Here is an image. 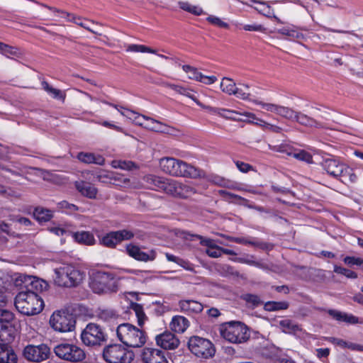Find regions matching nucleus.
I'll list each match as a JSON object with an SVG mask.
<instances>
[{
    "instance_id": "nucleus-48",
    "label": "nucleus",
    "mask_w": 363,
    "mask_h": 363,
    "mask_svg": "<svg viewBox=\"0 0 363 363\" xmlns=\"http://www.w3.org/2000/svg\"><path fill=\"white\" fill-rule=\"evenodd\" d=\"M131 308L133 310L137 316L138 325L142 327L145 323V319L147 318L143 311V306L139 303H133L131 306Z\"/></svg>"
},
{
    "instance_id": "nucleus-40",
    "label": "nucleus",
    "mask_w": 363,
    "mask_h": 363,
    "mask_svg": "<svg viewBox=\"0 0 363 363\" xmlns=\"http://www.w3.org/2000/svg\"><path fill=\"white\" fill-rule=\"evenodd\" d=\"M220 89L223 92L229 95H234L237 86L233 79L228 77H224L222 79L220 82Z\"/></svg>"
},
{
    "instance_id": "nucleus-28",
    "label": "nucleus",
    "mask_w": 363,
    "mask_h": 363,
    "mask_svg": "<svg viewBox=\"0 0 363 363\" xmlns=\"http://www.w3.org/2000/svg\"><path fill=\"white\" fill-rule=\"evenodd\" d=\"M277 33L292 40H302L305 39V35L302 33V30L293 25L279 28Z\"/></svg>"
},
{
    "instance_id": "nucleus-5",
    "label": "nucleus",
    "mask_w": 363,
    "mask_h": 363,
    "mask_svg": "<svg viewBox=\"0 0 363 363\" xmlns=\"http://www.w3.org/2000/svg\"><path fill=\"white\" fill-rule=\"evenodd\" d=\"M322 166L329 175L335 178H340L345 184H352L357 181V176L354 174V170L336 159H325L323 162Z\"/></svg>"
},
{
    "instance_id": "nucleus-42",
    "label": "nucleus",
    "mask_w": 363,
    "mask_h": 363,
    "mask_svg": "<svg viewBox=\"0 0 363 363\" xmlns=\"http://www.w3.org/2000/svg\"><path fill=\"white\" fill-rule=\"evenodd\" d=\"M166 258L169 262H173L183 267L184 269L191 271L193 270V267L191 264L186 260H184L180 257H176L172 254L166 253L165 254Z\"/></svg>"
},
{
    "instance_id": "nucleus-8",
    "label": "nucleus",
    "mask_w": 363,
    "mask_h": 363,
    "mask_svg": "<svg viewBox=\"0 0 363 363\" xmlns=\"http://www.w3.org/2000/svg\"><path fill=\"white\" fill-rule=\"evenodd\" d=\"M144 180L152 189L162 191L174 197L178 194L179 181L152 174L145 176Z\"/></svg>"
},
{
    "instance_id": "nucleus-24",
    "label": "nucleus",
    "mask_w": 363,
    "mask_h": 363,
    "mask_svg": "<svg viewBox=\"0 0 363 363\" xmlns=\"http://www.w3.org/2000/svg\"><path fill=\"white\" fill-rule=\"evenodd\" d=\"M240 86L237 87L234 95L240 99L250 101L256 104L255 101H259L255 99V95L258 94V89L253 88L250 91V86L248 84H240Z\"/></svg>"
},
{
    "instance_id": "nucleus-32",
    "label": "nucleus",
    "mask_w": 363,
    "mask_h": 363,
    "mask_svg": "<svg viewBox=\"0 0 363 363\" xmlns=\"http://www.w3.org/2000/svg\"><path fill=\"white\" fill-rule=\"evenodd\" d=\"M74 240L81 244L93 245L96 242L94 235L89 231H79L73 234Z\"/></svg>"
},
{
    "instance_id": "nucleus-49",
    "label": "nucleus",
    "mask_w": 363,
    "mask_h": 363,
    "mask_svg": "<svg viewBox=\"0 0 363 363\" xmlns=\"http://www.w3.org/2000/svg\"><path fill=\"white\" fill-rule=\"evenodd\" d=\"M289 155H291L295 159H297L301 161L306 162L307 163L313 162L312 155L305 150H298L294 152L289 153Z\"/></svg>"
},
{
    "instance_id": "nucleus-18",
    "label": "nucleus",
    "mask_w": 363,
    "mask_h": 363,
    "mask_svg": "<svg viewBox=\"0 0 363 363\" xmlns=\"http://www.w3.org/2000/svg\"><path fill=\"white\" fill-rule=\"evenodd\" d=\"M205 177L204 171L180 160L176 177L199 179L204 178Z\"/></svg>"
},
{
    "instance_id": "nucleus-13",
    "label": "nucleus",
    "mask_w": 363,
    "mask_h": 363,
    "mask_svg": "<svg viewBox=\"0 0 363 363\" xmlns=\"http://www.w3.org/2000/svg\"><path fill=\"white\" fill-rule=\"evenodd\" d=\"M54 351L60 358L67 361L80 362L85 358L84 352L80 347L72 344H60L55 347Z\"/></svg>"
},
{
    "instance_id": "nucleus-19",
    "label": "nucleus",
    "mask_w": 363,
    "mask_h": 363,
    "mask_svg": "<svg viewBox=\"0 0 363 363\" xmlns=\"http://www.w3.org/2000/svg\"><path fill=\"white\" fill-rule=\"evenodd\" d=\"M155 341L158 346L164 350H175L180 343L178 337L170 331H164L155 337Z\"/></svg>"
},
{
    "instance_id": "nucleus-63",
    "label": "nucleus",
    "mask_w": 363,
    "mask_h": 363,
    "mask_svg": "<svg viewBox=\"0 0 363 363\" xmlns=\"http://www.w3.org/2000/svg\"><path fill=\"white\" fill-rule=\"evenodd\" d=\"M96 123L99 125L104 126V127L115 130L118 132H121V133L124 132L123 129L121 127L114 124L113 122H110L108 121H97Z\"/></svg>"
},
{
    "instance_id": "nucleus-38",
    "label": "nucleus",
    "mask_w": 363,
    "mask_h": 363,
    "mask_svg": "<svg viewBox=\"0 0 363 363\" xmlns=\"http://www.w3.org/2000/svg\"><path fill=\"white\" fill-rule=\"evenodd\" d=\"M179 186L177 196L178 198L187 199L196 193L195 188L189 184L179 182Z\"/></svg>"
},
{
    "instance_id": "nucleus-34",
    "label": "nucleus",
    "mask_w": 363,
    "mask_h": 363,
    "mask_svg": "<svg viewBox=\"0 0 363 363\" xmlns=\"http://www.w3.org/2000/svg\"><path fill=\"white\" fill-rule=\"evenodd\" d=\"M279 327L285 333L295 334L301 330L299 326L289 319L279 321Z\"/></svg>"
},
{
    "instance_id": "nucleus-59",
    "label": "nucleus",
    "mask_w": 363,
    "mask_h": 363,
    "mask_svg": "<svg viewBox=\"0 0 363 363\" xmlns=\"http://www.w3.org/2000/svg\"><path fill=\"white\" fill-rule=\"evenodd\" d=\"M234 242L238 244H243V245H250L255 247H258L260 248H264V244L258 242L257 241L254 240H249L247 238H236V239H233Z\"/></svg>"
},
{
    "instance_id": "nucleus-4",
    "label": "nucleus",
    "mask_w": 363,
    "mask_h": 363,
    "mask_svg": "<svg viewBox=\"0 0 363 363\" xmlns=\"http://www.w3.org/2000/svg\"><path fill=\"white\" fill-rule=\"evenodd\" d=\"M55 283L62 287H76L82 283L85 273L78 267L71 265H62L55 269Z\"/></svg>"
},
{
    "instance_id": "nucleus-22",
    "label": "nucleus",
    "mask_w": 363,
    "mask_h": 363,
    "mask_svg": "<svg viewBox=\"0 0 363 363\" xmlns=\"http://www.w3.org/2000/svg\"><path fill=\"white\" fill-rule=\"evenodd\" d=\"M178 306L181 312L187 315L199 313L203 309V306L201 303L193 299L180 300L178 302Z\"/></svg>"
},
{
    "instance_id": "nucleus-61",
    "label": "nucleus",
    "mask_w": 363,
    "mask_h": 363,
    "mask_svg": "<svg viewBox=\"0 0 363 363\" xmlns=\"http://www.w3.org/2000/svg\"><path fill=\"white\" fill-rule=\"evenodd\" d=\"M206 253L211 257L218 258L222 255L221 247L215 245L212 247L206 249Z\"/></svg>"
},
{
    "instance_id": "nucleus-9",
    "label": "nucleus",
    "mask_w": 363,
    "mask_h": 363,
    "mask_svg": "<svg viewBox=\"0 0 363 363\" xmlns=\"http://www.w3.org/2000/svg\"><path fill=\"white\" fill-rule=\"evenodd\" d=\"M74 315L67 311H57L52 313L50 319V326L61 333L70 332L75 328Z\"/></svg>"
},
{
    "instance_id": "nucleus-46",
    "label": "nucleus",
    "mask_w": 363,
    "mask_h": 363,
    "mask_svg": "<svg viewBox=\"0 0 363 363\" xmlns=\"http://www.w3.org/2000/svg\"><path fill=\"white\" fill-rule=\"evenodd\" d=\"M34 216L39 221H47L52 216L51 211L43 208H37L34 211Z\"/></svg>"
},
{
    "instance_id": "nucleus-14",
    "label": "nucleus",
    "mask_w": 363,
    "mask_h": 363,
    "mask_svg": "<svg viewBox=\"0 0 363 363\" xmlns=\"http://www.w3.org/2000/svg\"><path fill=\"white\" fill-rule=\"evenodd\" d=\"M24 357L30 362H40L48 359L50 350L45 344L39 345H30L23 350Z\"/></svg>"
},
{
    "instance_id": "nucleus-58",
    "label": "nucleus",
    "mask_w": 363,
    "mask_h": 363,
    "mask_svg": "<svg viewBox=\"0 0 363 363\" xmlns=\"http://www.w3.org/2000/svg\"><path fill=\"white\" fill-rule=\"evenodd\" d=\"M0 52L9 57V55H15L17 50L15 48L0 42Z\"/></svg>"
},
{
    "instance_id": "nucleus-54",
    "label": "nucleus",
    "mask_w": 363,
    "mask_h": 363,
    "mask_svg": "<svg viewBox=\"0 0 363 363\" xmlns=\"http://www.w3.org/2000/svg\"><path fill=\"white\" fill-rule=\"evenodd\" d=\"M334 272L337 274H342L349 279H356L357 277L356 272L337 265L334 267Z\"/></svg>"
},
{
    "instance_id": "nucleus-47",
    "label": "nucleus",
    "mask_w": 363,
    "mask_h": 363,
    "mask_svg": "<svg viewBox=\"0 0 363 363\" xmlns=\"http://www.w3.org/2000/svg\"><path fill=\"white\" fill-rule=\"evenodd\" d=\"M127 52H149L156 54V50L143 45L130 44L126 47Z\"/></svg>"
},
{
    "instance_id": "nucleus-31",
    "label": "nucleus",
    "mask_w": 363,
    "mask_h": 363,
    "mask_svg": "<svg viewBox=\"0 0 363 363\" xmlns=\"http://www.w3.org/2000/svg\"><path fill=\"white\" fill-rule=\"evenodd\" d=\"M79 160L87 163H94L99 165H103L105 162V159L99 155H94L89 152H79L77 155Z\"/></svg>"
},
{
    "instance_id": "nucleus-39",
    "label": "nucleus",
    "mask_w": 363,
    "mask_h": 363,
    "mask_svg": "<svg viewBox=\"0 0 363 363\" xmlns=\"http://www.w3.org/2000/svg\"><path fill=\"white\" fill-rule=\"evenodd\" d=\"M251 1L256 4V6H254V9L261 14L267 17H271L272 16L274 15L273 9L266 3L258 0Z\"/></svg>"
},
{
    "instance_id": "nucleus-10",
    "label": "nucleus",
    "mask_w": 363,
    "mask_h": 363,
    "mask_svg": "<svg viewBox=\"0 0 363 363\" xmlns=\"http://www.w3.org/2000/svg\"><path fill=\"white\" fill-rule=\"evenodd\" d=\"M103 356L108 363H130L134 355L121 345H111L104 349Z\"/></svg>"
},
{
    "instance_id": "nucleus-41",
    "label": "nucleus",
    "mask_w": 363,
    "mask_h": 363,
    "mask_svg": "<svg viewBox=\"0 0 363 363\" xmlns=\"http://www.w3.org/2000/svg\"><path fill=\"white\" fill-rule=\"evenodd\" d=\"M42 86L45 91H46L49 94H50L54 99H60L62 101L65 100L66 97L65 91L53 88L52 86H50L49 84L46 82H43L42 83Z\"/></svg>"
},
{
    "instance_id": "nucleus-43",
    "label": "nucleus",
    "mask_w": 363,
    "mask_h": 363,
    "mask_svg": "<svg viewBox=\"0 0 363 363\" xmlns=\"http://www.w3.org/2000/svg\"><path fill=\"white\" fill-rule=\"evenodd\" d=\"M179 8L184 11L189 12L192 14L200 16L203 13V11L201 8L191 5L189 2L186 1H180L179 2Z\"/></svg>"
},
{
    "instance_id": "nucleus-50",
    "label": "nucleus",
    "mask_w": 363,
    "mask_h": 363,
    "mask_svg": "<svg viewBox=\"0 0 363 363\" xmlns=\"http://www.w3.org/2000/svg\"><path fill=\"white\" fill-rule=\"evenodd\" d=\"M114 172H110L106 171H101L99 172L96 178L97 181L105 183V184H113Z\"/></svg>"
},
{
    "instance_id": "nucleus-55",
    "label": "nucleus",
    "mask_w": 363,
    "mask_h": 363,
    "mask_svg": "<svg viewBox=\"0 0 363 363\" xmlns=\"http://www.w3.org/2000/svg\"><path fill=\"white\" fill-rule=\"evenodd\" d=\"M164 85L180 94H182V95L186 96L191 99H193V96L190 94L189 91L183 86H181L177 85V84H169V83H166V84H164Z\"/></svg>"
},
{
    "instance_id": "nucleus-30",
    "label": "nucleus",
    "mask_w": 363,
    "mask_h": 363,
    "mask_svg": "<svg viewBox=\"0 0 363 363\" xmlns=\"http://www.w3.org/2000/svg\"><path fill=\"white\" fill-rule=\"evenodd\" d=\"M295 122L299 123L300 125L310 128H320L323 127L321 123L300 111L297 112Z\"/></svg>"
},
{
    "instance_id": "nucleus-3",
    "label": "nucleus",
    "mask_w": 363,
    "mask_h": 363,
    "mask_svg": "<svg viewBox=\"0 0 363 363\" xmlns=\"http://www.w3.org/2000/svg\"><path fill=\"white\" fill-rule=\"evenodd\" d=\"M118 339L130 347H141L147 341L145 332L128 323H121L116 328Z\"/></svg>"
},
{
    "instance_id": "nucleus-2",
    "label": "nucleus",
    "mask_w": 363,
    "mask_h": 363,
    "mask_svg": "<svg viewBox=\"0 0 363 363\" xmlns=\"http://www.w3.org/2000/svg\"><path fill=\"white\" fill-rule=\"evenodd\" d=\"M16 309L26 315H34L40 313L44 306L41 297L31 289L20 291L14 301Z\"/></svg>"
},
{
    "instance_id": "nucleus-56",
    "label": "nucleus",
    "mask_w": 363,
    "mask_h": 363,
    "mask_svg": "<svg viewBox=\"0 0 363 363\" xmlns=\"http://www.w3.org/2000/svg\"><path fill=\"white\" fill-rule=\"evenodd\" d=\"M60 209L64 210L67 213H71L78 211L79 208L72 203H69L66 201H62L57 204Z\"/></svg>"
},
{
    "instance_id": "nucleus-64",
    "label": "nucleus",
    "mask_w": 363,
    "mask_h": 363,
    "mask_svg": "<svg viewBox=\"0 0 363 363\" xmlns=\"http://www.w3.org/2000/svg\"><path fill=\"white\" fill-rule=\"evenodd\" d=\"M217 81V77L216 76H206L202 73L201 74V77L199 79L198 82H202L206 84H212Z\"/></svg>"
},
{
    "instance_id": "nucleus-6",
    "label": "nucleus",
    "mask_w": 363,
    "mask_h": 363,
    "mask_svg": "<svg viewBox=\"0 0 363 363\" xmlns=\"http://www.w3.org/2000/svg\"><path fill=\"white\" fill-rule=\"evenodd\" d=\"M220 333L225 340L234 344H241L248 340L250 333L247 327L238 321H231L222 324Z\"/></svg>"
},
{
    "instance_id": "nucleus-35",
    "label": "nucleus",
    "mask_w": 363,
    "mask_h": 363,
    "mask_svg": "<svg viewBox=\"0 0 363 363\" xmlns=\"http://www.w3.org/2000/svg\"><path fill=\"white\" fill-rule=\"evenodd\" d=\"M121 115L131 120L135 125L143 126L144 128L145 125H146L145 121L147 122V118H148L145 115L138 114L131 110H127L126 112H121Z\"/></svg>"
},
{
    "instance_id": "nucleus-25",
    "label": "nucleus",
    "mask_w": 363,
    "mask_h": 363,
    "mask_svg": "<svg viewBox=\"0 0 363 363\" xmlns=\"http://www.w3.org/2000/svg\"><path fill=\"white\" fill-rule=\"evenodd\" d=\"M145 128L152 131L170 135H173L175 132V129L173 127L164 124L150 117L147 118V123L146 125H145Z\"/></svg>"
},
{
    "instance_id": "nucleus-11",
    "label": "nucleus",
    "mask_w": 363,
    "mask_h": 363,
    "mask_svg": "<svg viewBox=\"0 0 363 363\" xmlns=\"http://www.w3.org/2000/svg\"><path fill=\"white\" fill-rule=\"evenodd\" d=\"M188 346L190 351L199 357L208 358L215 354L212 342L199 336L191 337L188 342Z\"/></svg>"
},
{
    "instance_id": "nucleus-23",
    "label": "nucleus",
    "mask_w": 363,
    "mask_h": 363,
    "mask_svg": "<svg viewBox=\"0 0 363 363\" xmlns=\"http://www.w3.org/2000/svg\"><path fill=\"white\" fill-rule=\"evenodd\" d=\"M179 161L174 157H163L160 160V167L163 172L177 177Z\"/></svg>"
},
{
    "instance_id": "nucleus-15",
    "label": "nucleus",
    "mask_w": 363,
    "mask_h": 363,
    "mask_svg": "<svg viewBox=\"0 0 363 363\" xmlns=\"http://www.w3.org/2000/svg\"><path fill=\"white\" fill-rule=\"evenodd\" d=\"M133 236V233L128 230L112 231L101 238V243L106 247L113 248L118 243L130 240Z\"/></svg>"
},
{
    "instance_id": "nucleus-21",
    "label": "nucleus",
    "mask_w": 363,
    "mask_h": 363,
    "mask_svg": "<svg viewBox=\"0 0 363 363\" xmlns=\"http://www.w3.org/2000/svg\"><path fill=\"white\" fill-rule=\"evenodd\" d=\"M13 284L16 286L19 287L21 289L25 288L26 290H33V289H37L39 285L41 286L40 280L37 279L35 277L21 274H15L13 277Z\"/></svg>"
},
{
    "instance_id": "nucleus-60",
    "label": "nucleus",
    "mask_w": 363,
    "mask_h": 363,
    "mask_svg": "<svg viewBox=\"0 0 363 363\" xmlns=\"http://www.w3.org/2000/svg\"><path fill=\"white\" fill-rule=\"evenodd\" d=\"M344 262L348 266L358 265L363 267V259L355 257H345L343 259Z\"/></svg>"
},
{
    "instance_id": "nucleus-62",
    "label": "nucleus",
    "mask_w": 363,
    "mask_h": 363,
    "mask_svg": "<svg viewBox=\"0 0 363 363\" xmlns=\"http://www.w3.org/2000/svg\"><path fill=\"white\" fill-rule=\"evenodd\" d=\"M207 21L213 25L217 26L220 28H227L228 24L223 21L220 18L216 16H211L207 18Z\"/></svg>"
},
{
    "instance_id": "nucleus-36",
    "label": "nucleus",
    "mask_w": 363,
    "mask_h": 363,
    "mask_svg": "<svg viewBox=\"0 0 363 363\" xmlns=\"http://www.w3.org/2000/svg\"><path fill=\"white\" fill-rule=\"evenodd\" d=\"M114 182L113 184L121 186L125 189H133L136 187L135 182H131L129 178L125 177L124 176L114 173L113 179Z\"/></svg>"
},
{
    "instance_id": "nucleus-12",
    "label": "nucleus",
    "mask_w": 363,
    "mask_h": 363,
    "mask_svg": "<svg viewBox=\"0 0 363 363\" xmlns=\"http://www.w3.org/2000/svg\"><path fill=\"white\" fill-rule=\"evenodd\" d=\"M83 343L88 346L99 345L106 340L103 328L97 324L89 323L81 334Z\"/></svg>"
},
{
    "instance_id": "nucleus-53",
    "label": "nucleus",
    "mask_w": 363,
    "mask_h": 363,
    "mask_svg": "<svg viewBox=\"0 0 363 363\" xmlns=\"http://www.w3.org/2000/svg\"><path fill=\"white\" fill-rule=\"evenodd\" d=\"M235 261H237L240 263L247 264L254 266V267H256L258 268H262V269L265 268V266L264 265V264L253 259V256H250L247 257H239V258H237L235 259Z\"/></svg>"
},
{
    "instance_id": "nucleus-45",
    "label": "nucleus",
    "mask_w": 363,
    "mask_h": 363,
    "mask_svg": "<svg viewBox=\"0 0 363 363\" xmlns=\"http://www.w3.org/2000/svg\"><path fill=\"white\" fill-rule=\"evenodd\" d=\"M289 303L287 302L281 301V302H276V301H269L267 302L264 308L268 311H274L279 310H284L288 308Z\"/></svg>"
},
{
    "instance_id": "nucleus-16",
    "label": "nucleus",
    "mask_w": 363,
    "mask_h": 363,
    "mask_svg": "<svg viewBox=\"0 0 363 363\" xmlns=\"http://www.w3.org/2000/svg\"><path fill=\"white\" fill-rule=\"evenodd\" d=\"M255 102L256 104L260 105L264 109H265L267 111L276 113L279 116L284 118L287 120L295 121L298 111H296L289 107L272 103H264L261 101H256Z\"/></svg>"
},
{
    "instance_id": "nucleus-33",
    "label": "nucleus",
    "mask_w": 363,
    "mask_h": 363,
    "mask_svg": "<svg viewBox=\"0 0 363 363\" xmlns=\"http://www.w3.org/2000/svg\"><path fill=\"white\" fill-rule=\"evenodd\" d=\"M328 313L334 319L347 323L355 324L358 323V318L350 314H347L336 310H329Z\"/></svg>"
},
{
    "instance_id": "nucleus-1",
    "label": "nucleus",
    "mask_w": 363,
    "mask_h": 363,
    "mask_svg": "<svg viewBox=\"0 0 363 363\" xmlns=\"http://www.w3.org/2000/svg\"><path fill=\"white\" fill-rule=\"evenodd\" d=\"M6 298L0 291V363H16L17 356L9 345L14 338L11 329L6 325L14 319V314L5 308Z\"/></svg>"
},
{
    "instance_id": "nucleus-20",
    "label": "nucleus",
    "mask_w": 363,
    "mask_h": 363,
    "mask_svg": "<svg viewBox=\"0 0 363 363\" xmlns=\"http://www.w3.org/2000/svg\"><path fill=\"white\" fill-rule=\"evenodd\" d=\"M142 359L145 363H168L164 352L157 348H144Z\"/></svg>"
},
{
    "instance_id": "nucleus-7",
    "label": "nucleus",
    "mask_w": 363,
    "mask_h": 363,
    "mask_svg": "<svg viewBox=\"0 0 363 363\" xmlns=\"http://www.w3.org/2000/svg\"><path fill=\"white\" fill-rule=\"evenodd\" d=\"M89 286L95 294H108L117 291L118 281L111 273L96 272L91 277Z\"/></svg>"
},
{
    "instance_id": "nucleus-37",
    "label": "nucleus",
    "mask_w": 363,
    "mask_h": 363,
    "mask_svg": "<svg viewBox=\"0 0 363 363\" xmlns=\"http://www.w3.org/2000/svg\"><path fill=\"white\" fill-rule=\"evenodd\" d=\"M213 113L217 114L221 117L227 119H230L235 121H243L244 120L236 117L238 111L225 108H212Z\"/></svg>"
},
{
    "instance_id": "nucleus-44",
    "label": "nucleus",
    "mask_w": 363,
    "mask_h": 363,
    "mask_svg": "<svg viewBox=\"0 0 363 363\" xmlns=\"http://www.w3.org/2000/svg\"><path fill=\"white\" fill-rule=\"evenodd\" d=\"M111 167L123 170H131L137 167L134 162L126 160H113L111 162Z\"/></svg>"
},
{
    "instance_id": "nucleus-51",
    "label": "nucleus",
    "mask_w": 363,
    "mask_h": 363,
    "mask_svg": "<svg viewBox=\"0 0 363 363\" xmlns=\"http://www.w3.org/2000/svg\"><path fill=\"white\" fill-rule=\"evenodd\" d=\"M99 317L106 322H113L118 318V315L112 310H103L99 314Z\"/></svg>"
},
{
    "instance_id": "nucleus-29",
    "label": "nucleus",
    "mask_w": 363,
    "mask_h": 363,
    "mask_svg": "<svg viewBox=\"0 0 363 363\" xmlns=\"http://www.w3.org/2000/svg\"><path fill=\"white\" fill-rule=\"evenodd\" d=\"M77 190L84 196L89 199H95L97 194V189L84 181H77L74 183Z\"/></svg>"
},
{
    "instance_id": "nucleus-57",
    "label": "nucleus",
    "mask_w": 363,
    "mask_h": 363,
    "mask_svg": "<svg viewBox=\"0 0 363 363\" xmlns=\"http://www.w3.org/2000/svg\"><path fill=\"white\" fill-rule=\"evenodd\" d=\"M243 299L253 307H257L262 303L260 298L255 294H245Z\"/></svg>"
},
{
    "instance_id": "nucleus-27",
    "label": "nucleus",
    "mask_w": 363,
    "mask_h": 363,
    "mask_svg": "<svg viewBox=\"0 0 363 363\" xmlns=\"http://www.w3.org/2000/svg\"><path fill=\"white\" fill-rule=\"evenodd\" d=\"M189 326V320L182 315L173 316L169 323L170 330L177 333H184Z\"/></svg>"
},
{
    "instance_id": "nucleus-52",
    "label": "nucleus",
    "mask_w": 363,
    "mask_h": 363,
    "mask_svg": "<svg viewBox=\"0 0 363 363\" xmlns=\"http://www.w3.org/2000/svg\"><path fill=\"white\" fill-rule=\"evenodd\" d=\"M182 69L188 74V77L191 79H194L196 81H199V79L201 77V73L199 72L196 68L191 67L190 65H183Z\"/></svg>"
},
{
    "instance_id": "nucleus-26",
    "label": "nucleus",
    "mask_w": 363,
    "mask_h": 363,
    "mask_svg": "<svg viewBox=\"0 0 363 363\" xmlns=\"http://www.w3.org/2000/svg\"><path fill=\"white\" fill-rule=\"evenodd\" d=\"M42 6H44V7L48 8V9H50L51 11H52L55 13V16H57V13H61L62 14V17L66 18L67 21L74 22V23H76V24L79 25V26L86 29L87 30L91 32L92 33L99 34L98 32L94 30L89 26H88L86 23L82 22L80 17H77V16H74L73 14H71V13H67L65 11L59 10V9H57L56 8L48 6L47 5H45V4H42Z\"/></svg>"
},
{
    "instance_id": "nucleus-17",
    "label": "nucleus",
    "mask_w": 363,
    "mask_h": 363,
    "mask_svg": "<svg viewBox=\"0 0 363 363\" xmlns=\"http://www.w3.org/2000/svg\"><path fill=\"white\" fill-rule=\"evenodd\" d=\"M125 252L130 257L144 262L154 261L157 256V252L155 250L143 252L139 246L131 243L126 245Z\"/></svg>"
}]
</instances>
